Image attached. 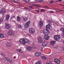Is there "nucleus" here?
<instances>
[{
	"label": "nucleus",
	"instance_id": "obj_50",
	"mask_svg": "<svg viewBox=\"0 0 64 64\" xmlns=\"http://www.w3.org/2000/svg\"><path fill=\"white\" fill-rule=\"evenodd\" d=\"M62 36H63V37L64 38V34H62Z\"/></svg>",
	"mask_w": 64,
	"mask_h": 64
},
{
	"label": "nucleus",
	"instance_id": "obj_43",
	"mask_svg": "<svg viewBox=\"0 0 64 64\" xmlns=\"http://www.w3.org/2000/svg\"><path fill=\"white\" fill-rule=\"evenodd\" d=\"M10 59L9 58V59H8V60H7V61H8V62H10Z\"/></svg>",
	"mask_w": 64,
	"mask_h": 64
},
{
	"label": "nucleus",
	"instance_id": "obj_54",
	"mask_svg": "<svg viewBox=\"0 0 64 64\" xmlns=\"http://www.w3.org/2000/svg\"><path fill=\"white\" fill-rule=\"evenodd\" d=\"M61 5L62 6H64V4H62Z\"/></svg>",
	"mask_w": 64,
	"mask_h": 64
},
{
	"label": "nucleus",
	"instance_id": "obj_16",
	"mask_svg": "<svg viewBox=\"0 0 64 64\" xmlns=\"http://www.w3.org/2000/svg\"><path fill=\"white\" fill-rule=\"evenodd\" d=\"M12 45V44L10 42L6 44V46L7 47H11Z\"/></svg>",
	"mask_w": 64,
	"mask_h": 64
},
{
	"label": "nucleus",
	"instance_id": "obj_21",
	"mask_svg": "<svg viewBox=\"0 0 64 64\" xmlns=\"http://www.w3.org/2000/svg\"><path fill=\"white\" fill-rule=\"evenodd\" d=\"M9 17H10L9 15H7L6 17V20H8L9 19Z\"/></svg>",
	"mask_w": 64,
	"mask_h": 64
},
{
	"label": "nucleus",
	"instance_id": "obj_17",
	"mask_svg": "<svg viewBox=\"0 0 64 64\" xmlns=\"http://www.w3.org/2000/svg\"><path fill=\"white\" fill-rule=\"evenodd\" d=\"M44 38L46 40H48L49 39V36H46V35H45L44 36Z\"/></svg>",
	"mask_w": 64,
	"mask_h": 64
},
{
	"label": "nucleus",
	"instance_id": "obj_57",
	"mask_svg": "<svg viewBox=\"0 0 64 64\" xmlns=\"http://www.w3.org/2000/svg\"><path fill=\"white\" fill-rule=\"evenodd\" d=\"M0 63H1V61H0Z\"/></svg>",
	"mask_w": 64,
	"mask_h": 64
},
{
	"label": "nucleus",
	"instance_id": "obj_25",
	"mask_svg": "<svg viewBox=\"0 0 64 64\" xmlns=\"http://www.w3.org/2000/svg\"><path fill=\"white\" fill-rule=\"evenodd\" d=\"M60 30L62 31V34H64V29L63 28H62L60 29Z\"/></svg>",
	"mask_w": 64,
	"mask_h": 64
},
{
	"label": "nucleus",
	"instance_id": "obj_18",
	"mask_svg": "<svg viewBox=\"0 0 64 64\" xmlns=\"http://www.w3.org/2000/svg\"><path fill=\"white\" fill-rule=\"evenodd\" d=\"M23 38H22L20 39V40H19V41L20 42V43H21L22 44H23V43L24 42V39H23Z\"/></svg>",
	"mask_w": 64,
	"mask_h": 64
},
{
	"label": "nucleus",
	"instance_id": "obj_10",
	"mask_svg": "<svg viewBox=\"0 0 64 64\" xmlns=\"http://www.w3.org/2000/svg\"><path fill=\"white\" fill-rule=\"evenodd\" d=\"M38 25L39 26L40 28H42V27L43 25V22L42 21H40L39 22Z\"/></svg>",
	"mask_w": 64,
	"mask_h": 64
},
{
	"label": "nucleus",
	"instance_id": "obj_13",
	"mask_svg": "<svg viewBox=\"0 0 64 64\" xmlns=\"http://www.w3.org/2000/svg\"><path fill=\"white\" fill-rule=\"evenodd\" d=\"M55 43H56V42L55 41L52 40L50 41V44L51 45L53 46L55 44Z\"/></svg>",
	"mask_w": 64,
	"mask_h": 64
},
{
	"label": "nucleus",
	"instance_id": "obj_2",
	"mask_svg": "<svg viewBox=\"0 0 64 64\" xmlns=\"http://www.w3.org/2000/svg\"><path fill=\"white\" fill-rule=\"evenodd\" d=\"M43 39L41 36H38V43H41L43 42Z\"/></svg>",
	"mask_w": 64,
	"mask_h": 64
},
{
	"label": "nucleus",
	"instance_id": "obj_4",
	"mask_svg": "<svg viewBox=\"0 0 64 64\" xmlns=\"http://www.w3.org/2000/svg\"><path fill=\"white\" fill-rule=\"evenodd\" d=\"M26 43H27V44H29L30 43V41L27 38H24L23 44H25Z\"/></svg>",
	"mask_w": 64,
	"mask_h": 64
},
{
	"label": "nucleus",
	"instance_id": "obj_37",
	"mask_svg": "<svg viewBox=\"0 0 64 64\" xmlns=\"http://www.w3.org/2000/svg\"><path fill=\"white\" fill-rule=\"evenodd\" d=\"M4 61H6V58H4Z\"/></svg>",
	"mask_w": 64,
	"mask_h": 64
},
{
	"label": "nucleus",
	"instance_id": "obj_38",
	"mask_svg": "<svg viewBox=\"0 0 64 64\" xmlns=\"http://www.w3.org/2000/svg\"><path fill=\"white\" fill-rule=\"evenodd\" d=\"M12 60H10V62H9V63H12Z\"/></svg>",
	"mask_w": 64,
	"mask_h": 64
},
{
	"label": "nucleus",
	"instance_id": "obj_47",
	"mask_svg": "<svg viewBox=\"0 0 64 64\" xmlns=\"http://www.w3.org/2000/svg\"><path fill=\"white\" fill-rule=\"evenodd\" d=\"M32 6H36V4H32Z\"/></svg>",
	"mask_w": 64,
	"mask_h": 64
},
{
	"label": "nucleus",
	"instance_id": "obj_31",
	"mask_svg": "<svg viewBox=\"0 0 64 64\" xmlns=\"http://www.w3.org/2000/svg\"><path fill=\"white\" fill-rule=\"evenodd\" d=\"M45 11V10H44L43 9H42L40 10V11L43 12H44Z\"/></svg>",
	"mask_w": 64,
	"mask_h": 64
},
{
	"label": "nucleus",
	"instance_id": "obj_52",
	"mask_svg": "<svg viewBox=\"0 0 64 64\" xmlns=\"http://www.w3.org/2000/svg\"><path fill=\"white\" fill-rule=\"evenodd\" d=\"M46 64H50L48 62H47Z\"/></svg>",
	"mask_w": 64,
	"mask_h": 64
},
{
	"label": "nucleus",
	"instance_id": "obj_46",
	"mask_svg": "<svg viewBox=\"0 0 64 64\" xmlns=\"http://www.w3.org/2000/svg\"><path fill=\"white\" fill-rule=\"evenodd\" d=\"M25 8V9H29V10H30L29 8Z\"/></svg>",
	"mask_w": 64,
	"mask_h": 64
},
{
	"label": "nucleus",
	"instance_id": "obj_59",
	"mask_svg": "<svg viewBox=\"0 0 64 64\" xmlns=\"http://www.w3.org/2000/svg\"><path fill=\"white\" fill-rule=\"evenodd\" d=\"M63 49L64 50V47L63 48Z\"/></svg>",
	"mask_w": 64,
	"mask_h": 64
},
{
	"label": "nucleus",
	"instance_id": "obj_15",
	"mask_svg": "<svg viewBox=\"0 0 64 64\" xmlns=\"http://www.w3.org/2000/svg\"><path fill=\"white\" fill-rule=\"evenodd\" d=\"M35 55L36 56L38 57V56H40L41 55V54L40 52H36L35 54Z\"/></svg>",
	"mask_w": 64,
	"mask_h": 64
},
{
	"label": "nucleus",
	"instance_id": "obj_28",
	"mask_svg": "<svg viewBox=\"0 0 64 64\" xmlns=\"http://www.w3.org/2000/svg\"><path fill=\"white\" fill-rule=\"evenodd\" d=\"M3 20L2 18H0V24H1V23H2V22H3Z\"/></svg>",
	"mask_w": 64,
	"mask_h": 64
},
{
	"label": "nucleus",
	"instance_id": "obj_61",
	"mask_svg": "<svg viewBox=\"0 0 64 64\" xmlns=\"http://www.w3.org/2000/svg\"><path fill=\"white\" fill-rule=\"evenodd\" d=\"M58 31V30H57L56 31Z\"/></svg>",
	"mask_w": 64,
	"mask_h": 64
},
{
	"label": "nucleus",
	"instance_id": "obj_12",
	"mask_svg": "<svg viewBox=\"0 0 64 64\" xmlns=\"http://www.w3.org/2000/svg\"><path fill=\"white\" fill-rule=\"evenodd\" d=\"M47 44V42L46 41H44L42 43V46H46Z\"/></svg>",
	"mask_w": 64,
	"mask_h": 64
},
{
	"label": "nucleus",
	"instance_id": "obj_49",
	"mask_svg": "<svg viewBox=\"0 0 64 64\" xmlns=\"http://www.w3.org/2000/svg\"><path fill=\"white\" fill-rule=\"evenodd\" d=\"M59 1H60V2H61L62 1V0H58Z\"/></svg>",
	"mask_w": 64,
	"mask_h": 64
},
{
	"label": "nucleus",
	"instance_id": "obj_45",
	"mask_svg": "<svg viewBox=\"0 0 64 64\" xmlns=\"http://www.w3.org/2000/svg\"><path fill=\"white\" fill-rule=\"evenodd\" d=\"M48 63L50 64H52V62H48Z\"/></svg>",
	"mask_w": 64,
	"mask_h": 64
},
{
	"label": "nucleus",
	"instance_id": "obj_36",
	"mask_svg": "<svg viewBox=\"0 0 64 64\" xmlns=\"http://www.w3.org/2000/svg\"><path fill=\"white\" fill-rule=\"evenodd\" d=\"M50 13H54V12L52 11H51L50 12Z\"/></svg>",
	"mask_w": 64,
	"mask_h": 64
},
{
	"label": "nucleus",
	"instance_id": "obj_53",
	"mask_svg": "<svg viewBox=\"0 0 64 64\" xmlns=\"http://www.w3.org/2000/svg\"><path fill=\"white\" fill-rule=\"evenodd\" d=\"M14 2H16V1L15 0H12Z\"/></svg>",
	"mask_w": 64,
	"mask_h": 64
},
{
	"label": "nucleus",
	"instance_id": "obj_39",
	"mask_svg": "<svg viewBox=\"0 0 64 64\" xmlns=\"http://www.w3.org/2000/svg\"><path fill=\"white\" fill-rule=\"evenodd\" d=\"M36 6H37V7H40L41 6L38 5L36 4Z\"/></svg>",
	"mask_w": 64,
	"mask_h": 64
},
{
	"label": "nucleus",
	"instance_id": "obj_29",
	"mask_svg": "<svg viewBox=\"0 0 64 64\" xmlns=\"http://www.w3.org/2000/svg\"><path fill=\"white\" fill-rule=\"evenodd\" d=\"M56 12H60L61 11H63L60 10L56 9Z\"/></svg>",
	"mask_w": 64,
	"mask_h": 64
},
{
	"label": "nucleus",
	"instance_id": "obj_33",
	"mask_svg": "<svg viewBox=\"0 0 64 64\" xmlns=\"http://www.w3.org/2000/svg\"><path fill=\"white\" fill-rule=\"evenodd\" d=\"M15 18V16H14L12 17L11 18V19H13V18Z\"/></svg>",
	"mask_w": 64,
	"mask_h": 64
},
{
	"label": "nucleus",
	"instance_id": "obj_1",
	"mask_svg": "<svg viewBox=\"0 0 64 64\" xmlns=\"http://www.w3.org/2000/svg\"><path fill=\"white\" fill-rule=\"evenodd\" d=\"M54 39L56 40V41H59L61 38L60 36L56 35L54 36Z\"/></svg>",
	"mask_w": 64,
	"mask_h": 64
},
{
	"label": "nucleus",
	"instance_id": "obj_26",
	"mask_svg": "<svg viewBox=\"0 0 64 64\" xmlns=\"http://www.w3.org/2000/svg\"><path fill=\"white\" fill-rule=\"evenodd\" d=\"M17 20L18 21H20L21 20V19L20 18V17L18 16H17Z\"/></svg>",
	"mask_w": 64,
	"mask_h": 64
},
{
	"label": "nucleus",
	"instance_id": "obj_58",
	"mask_svg": "<svg viewBox=\"0 0 64 64\" xmlns=\"http://www.w3.org/2000/svg\"><path fill=\"white\" fill-rule=\"evenodd\" d=\"M42 52H43V50H41Z\"/></svg>",
	"mask_w": 64,
	"mask_h": 64
},
{
	"label": "nucleus",
	"instance_id": "obj_9",
	"mask_svg": "<svg viewBox=\"0 0 64 64\" xmlns=\"http://www.w3.org/2000/svg\"><path fill=\"white\" fill-rule=\"evenodd\" d=\"M5 12H6V10L4 8L1 9V10H0V13L1 14H4Z\"/></svg>",
	"mask_w": 64,
	"mask_h": 64
},
{
	"label": "nucleus",
	"instance_id": "obj_62",
	"mask_svg": "<svg viewBox=\"0 0 64 64\" xmlns=\"http://www.w3.org/2000/svg\"><path fill=\"white\" fill-rule=\"evenodd\" d=\"M36 3H37V2H36Z\"/></svg>",
	"mask_w": 64,
	"mask_h": 64
},
{
	"label": "nucleus",
	"instance_id": "obj_35",
	"mask_svg": "<svg viewBox=\"0 0 64 64\" xmlns=\"http://www.w3.org/2000/svg\"><path fill=\"white\" fill-rule=\"evenodd\" d=\"M54 1H52V0H51L50 2V3H52L53 2H54Z\"/></svg>",
	"mask_w": 64,
	"mask_h": 64
},
{
	"label": "nucleus",
	"instance_id": "obj_44",
	"mask_svg": "<svg viewBox=\"0 0 64 64\" xmlns=\"http://www.w3.org/2000/svg\"><path fill=\"white\" fill-rule=\"evenodd\" d=\"M36 12H39V10H36Z\"/></svg>",
	"mask_w": 64,
	"mask_h": 64
},
{
	"label": "nucleus",
	"instance_id": "obj_11",
	"mask_svg": "<svg viewBox=\"0 0 64 64\" xmlns=\"http://www.w3.org/2000/svg\"><path fill=\"white\" fill-rule=\"evenodd\" d=\"M54 61L55 63L57 64H60V61L58 59H55L54 60Z\"/></svg>",
	"mask_w": 64,
	"mask_h": 64
},
{
	"label": "nucleus",
	"instance_id": "obj_8",
	"mask_svg": "<svg viewBox=\"0 0 64 64\" xmlns=\"http://www.w3.org/2000/svg\"><path fill=\"white\" fill-rule=\"evenodd\" d=\"M8 34L9 36H13L14 35V33L13 32L10 31L8 32Z\"/></svg>",
	"mask_w": 64,
	"mask_h": 64
},
{
	"label": "nucleus",
	"instance_id": "obj_42",
	"mask_svg": "<svg viewBox=\"0 0 64 64\" xmlns=\"http://www.w3.org/2000/svg\"><path fill=\"white\" fill-rule=\"evenodd\" d=\"M29 7L30 8H33V7L32 6H29Z\"/></svg>",
	"mask_w": 64,
	"mask_h": 64
},
{
	"label": "nucleus",
	"instance_id": "obj_27",
	"mask_svg": "<svg viewBox=\"0 0 64 64\" xmlns=\"http://www.w3.org/2000/svg\"><path fill=\"white\" fill-rule=\"evenodd\" d=\"M42 64V62L40 61H38L37 62V63H36L35 64Z\"/></svg>",
	"mask_w": 64,
	"mask_h": 64
},
{
	"label": "nucleus",
	"instance_id": "obj_30",
	"mask_svg": "<svg viewBox=\"0 0 64 64\" xmlns=\"http://www.w3.org/2000/svg\"><path fill=\"white\" fill-rule=\"evenodd\" d=\"M42 59L44 60H46V59H47V58L45 56L42 57Z\"/></svg>",
	"mask_w": 64,
	"mask_h": 64
},
{
	"label": "nucleus",
	"instance_id": "obj_7",
	"mask_svg": "<svg viewBox=\"0 0 64 64\" xmlns=\"http://www.w3.org/2000/svg\"><path fill=\"white\" fill-rule=\"evenodd\" d=\"M30 21L26 22L24 26L25 27L27 28L30 25Z\"/></svg>",
	"mask_w": 64,
	"mask_h": 64
},
{
	"label": "nucleus",
	"instance_id": "obj_60",
	"mask_svg": "<svg viewBox=\"0 0 64 64\" xmlns=\"http://www.w3.org/2000/svg\"><path fill=\"white\" fill-rule=\"evenodd\" d=\"M18 1H20V0H18Z\"/></svg>",
	"mask_w": 64,
	"mask_h": 64
},
{
	"label": "nucleus",
	"instance_id": "obj_6",
	"mask_svg": "<svg viewBox=\"0 0 64 64\" xmlns=\"http://www.w3.org/2000/svg\"><path fill=\"white\" fill-rule=\"evenodd\" d=\"M5 24V28L6 29H10L11 28V26L9 24L6 23Z\"/></svg>",
	"mask_w": 64,
	"mask_h": 64
},
{
	"label": "nucleus",
	"instance_id": "obj_56",
	"mask_svg": "<svg viewBox=\"0 0 64 64\" xmlns=\"http://www.w3.org/2000/svg\"><path fill=\"white\" fill-rule=\"evenodd\" d=\"M4 1H7V0H4Z\"/></svg>",
	"mask_w": 64,
	"mask_h": 64
},
{
	"label": "nucleus",
	"instance_id": "obj_32",
	"mask_svg": "<svg viewBox=\"0 0 64 64\" xmlns=\"http://www.w3.org/2000/svg\"><path fill=\"white\" fill-rule=\"evenodd\" d=\"M24 1L26 2H28V3H29V0H24Z\"/></svg>",
	"mask_w": 64,
	"mask_h": 64
},
{
	"label": "nucleus",
	"instance_id": "obj_51",
	"mask_svg": "<svg viewBox=\"0 0 64 64\" xmlns=\"http://www.w3.org/2000/svg\"><path fill=\"white\" fill-rule=\"evenodd\" d=\"M8 59V58H6V60H7Z\"/></svg>",
	"mask_w": 64,
	"mask_h": 64
},
{
	"label": "nucleus",
	"instance_id": "obj_3",
	"mask_svg": "<svg viewBox=\"0 0 64 64\" xmlns=\"http://www.w3.org/2000/svg\"><path fill=\"white\" fill-rule=\"evenodd\" d=\"M29 32L31 34H33L35 32V29L33 28H30L29 29Z\"/></svg>",
	"mask_w": 64,
	"mask_h": 64
},
{
	"label": "nucleus",
	"instance_id": "obj_24",
	"mask_svg": "<svg viewBox=\"0 0 64 64\" xmlns=\"http://www.w3.org/2000/svg\"><path fill=\"white\" fill-rule=\"evenodd\" d=\"M17 51H18V52H20V53H21L22 52H23V51L22 50V49L18 50H17Z\"/></svg>",
	"mask_w": 64,
	"mask_h": 64
},
{
	"label": "nucleus",
	"instance_id": "obj_20",
	"mask_svg": "<svg viewBox=\"0 0 64 64\" xmlns=\"http://www.w3.org/2000/svg\"><path fill=\"white\" fill-rule=\"evenodd\" d=\"M48 25H51V24L52 23V22L50 20H49L48 21Z\"/></svg>",
	"mask_w": 64,
	"mask_h": 64
},
{
	"label": "nucleus",
	"instance_id": "obj_55",
	"mask_svg": "<svg viewBox=\"0 0 64 64\" xmlns=\"http://www.w3.org/2000/svg\"><path fill=\"white\" fill-rule=\"evenodd\" d=\"M14 59H15V58H16L15 57H14Z\"/></svg>",
	"mask_w": 64,
	"mask_h": 64
},
{
	"label": "nucleus",
	"instance_id": "obj_48",
	"mask_svg": "<svg viewBox=\"0 0 64 64\" xmlns=\"http://www.w3.org/2000/svg\"><path fill=\"white\" fill-rule=\"evenodd\" d=\"M44 8H48V6H44Z\"/></svg>",
	"mask_w": 64,
	"mask_h": 64
},
{
	"label": "nucleus",
	"instance_id": "obj_34",
	"mask_svg": "<svg viewBox=\"0 0 64 64\" xmlns=\"http://www.w3.org/2000/svg\"><path fill=\"white\" fill-rule=\"evenodd\" d=\"M18 27L19 28H21V25L20 24H18Z\"/></svg>",
	"mask_w": 64,
	"mask_h": 64
},
{
	"label": "nucleus",
	"instance_id": "obj_22",
	"mask_svg": "<svg viewBox=\"0 0 64 64\" xmlns=\"http://www.w3.org/2000/svg\"><path fill=\"white\" fill-rule=\"evenodd\" d=\"M28 20V18L27 17H25L23 18V20L24 21H26Z\"/></svg>",
	"mask_w": 64,
	"mask_h": 64
},
{
	"label": "nucleus",
	"instance_id": "obj_41",
	"mask_svg": "<svg viewBox=\"0 0 64 64\" xmlns=\"http://www.w3.org/2000/svg\"><path fill=\"white\" fill-rule=\"evenodd\" d=\"M43 2V0H41L40 1V2L42 3V2Z\"/></svg>",
	"mask_w": 64,
	"mask_h": 64
},
{
	"label": "nucleus",
	"instance_id": "obj_23",
	"mask_svg": "<svg viewBox=\"0 0 64 64\" xmlns=\"http://www.w3.org/2000/svg\"><path fill=\"white\" fill-rule=\"evenodd\" d=\"M3 37H4V34H0V38H3Z\"/></svg>",
	"mask_w": 64,
	"mask_h": 64
},
{
	"label": "nucleus",
	"instance_id": "obj_40",
	"mask_svg": "<svg viewBox=\"0 0 64 64\" xmlns=\"http://www.w3.org/2000/svg\"><path fill=\"white\" fill-rule=\"evenodd\" d=\"M1 56H4V54L3 53H2L1 54Z\"/></svg>",
	"mask_w": 64,
	"mask_h": 64
},
{
	"label": "nucleus",
	"instance_id": "obj_14",
	"mask_svg": "<svg viewBox=\"0 0 64 64\" xmlns=\"http://www.w3.org/2000/svg\"><path fill=\"white\" fill-rule=\"evenodd\" d=\"M50 25H49V24L47 25L46 26V30H49L50 29Z\"/></svg>",
	"mask_w": 64,
	"mask_h": 64
},
{
	"label": "nucleus",
	"instance_id": "obj_5",
	"mask_svg": "<svg viewBox=\"0 0 64 64\" xmlns=\"http://www.w3.org/2000/svg\"><path fill=\"white\" fill-rule=\"evenodd\" d=\"M43 32L45 35H48L50 34L49 32L48 31V30H46L45 29L43 30Z\"/></svg>",
	"mask_w": 64,
	"mask_h": 64
},
{
	"label": "nucleus",
	"instance_id": "obj_19",
	"mask_svg": "<svg viewBox=\"0 0 64 64\" xmlns=\"http://www.w3.org/2000/svg\"><path fill=\"white\" fill-rule=\"evenodd\" d=\"M26 49L28 50V51H31V50L32 48H31V47L30 46H28L26 47Z\"/></svg>",
	"mask_w": 64,
	"mask_h": 64
}]
</instances>
